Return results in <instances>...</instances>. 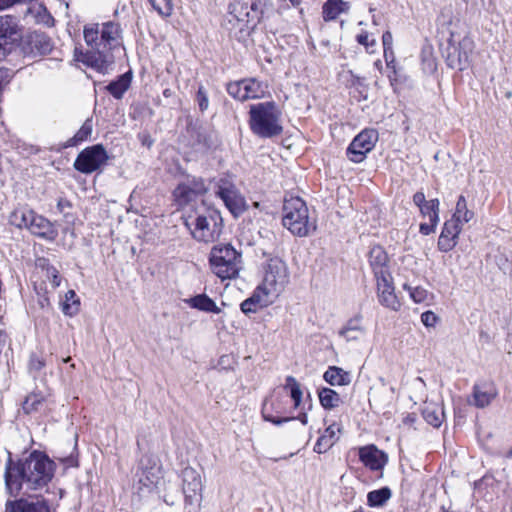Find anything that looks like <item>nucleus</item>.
Here are the masks:
<instances>
[{"instance_id":"f257e3e1","label":"nucleus","mask_w":512,"mask_h":512,"mask_svg":"<svg viewBox=\"0 0 512 512\" xmlns=\"http://www.w3.org/2000/svg\"><path fill=\"white\" fill-rule=\"evenodd\" d=\"M84 40L88 49L75 50L78 62L106 74L114 63L113 51L121 46V29L118 23L106 22L84 27Z\"/></svg>"},{"instance_id":"f03ea898","label":"nucleus","mask_w":512,"mask_h":512,"mask_svg":"<svg viewBox=\"0 0 512 512\" xmlns=\"http://www.w3.org/2000/svg\"><path fill=\"white\" fill-rule=\"evenodd\" d=\"M54 470V462L40 452H33L18 462L9 456L4 473L6 491L11 497H17L23 483L32 490L43 488L53 478Z\"/></svg>"},{"instance_id":"7ed1b4c3","label":"nucleus","mask_w":512,"mask_h":512,"mask_svg":"<svg viewBox=\"0 0 512 512\" xmlns=\"http://www.w3.org/2000/svg\"><path fill=\"white\" fill-rule=\"evenodd\" d=\"M249 127L260 138H273L283 132L282 112L274 101L252 104L249 107Z\"/></svg>"},{"instance_id":"20e7f679","label":"nucleus","mask_w":512,"mask_h":512,"mask_svg":"<svg viewBox=\"0 0 512 512\" xmlns=\"http://www.w3.org/2000/svg\"><path fill=\"white\" fill-rule=\"evenodd\" d=\"M282 223L298 237H306L316 230V222L310 218L306 203L299 197L285 198Z\"/></svg>"},{"instance_id":"39448f33","label":"nucleus","mask_w":512,"mask_h":512,"mask_svg":"<svg viewBox=\"0 0 512 512\" xmlns=\"http://www.w3.org/2000/svg\"><path fill=\"white\" fill-rule=\"evenodd\" d=\"M449 35L445 50L446 63L452 69L463 71L470 64L475 48L474 40L466 31L461 35L458 31L450 29Z\"/></svg>"},{"instance_id":"423d86ee","label":"nucleus","mask_w":512,"mask_h":512,"mask_svg":"<svg viewBox=\"0 0 512 512\" xmlns=\"http://www.w3.org/2000/svg\"><path fill=\"white\" fill-rule=\"evenodd\" d=\"M9 221L12 225L18 228H26L33 235L46 240L53 241L58 236V231L53 223L28 208H20L13 211Z\"/></svg>"},{"instance_id":"0eeeda50","label":"nucleus","mask_w":512,"mask_h":512,"mask_svg":"<svg viewBox=\"0 0 512 512\" xmlns=\"http://www.w3.org/2000/svg\"><path fill=\"white\" fill-rule=\"evenodd\" d=\"M213 273L222 280L235 278L240 270L241 255L230 245L214 246L210 252Z\"/></svg>"},{"instance_id":"6e6552de","label":"nucleus","mask_w":512,"mask_h":512,"mask_svg":"<svg viewBox=\"0 0 512 512\" xmlns=\"http://www.w3.org/2000/svg\"><path fill=\"white\" fill-rule=\"evenodd\" d=\"M289 282V272L286 263L278 258L269 259L265 268L263 282L258 286L259 291L276 299Z\"/></svg>"},{"instance_id":"1a4fd4ad","label":"nucleus","mask_w":512,"mask_h":512,"mask_svg":"<svg viewBox=\"0 0 512 512\" xmlns=\"http://www.w3.org/2000/svg\"><path fill=\"white\" fill-rule=\"evenodd\" d=\"M269 10V0H234L231 14L246 28H254Z\"/></svg>"},{"instance_id":"9d476101","label":"nucleus","mask_w":512,"mask_h":512,"mask_svg":"<svg viewBox=\"0 0 512 512\" xmlns=\"http://www.w3.org/2000/svg\"><path fill=\"white\" fill-rule=\"evenodd\" d=\"M182 489L184 494V511L197 512L202 501V479L200 473L186 467L182 471Z\"/></svg>"},{"instance_id":"9b49d317","label":"nucleus","mask_w":512,"mask_h":512,"mask_svg":"<svg viewBox=\"0 0 512 512\" xmlns=\"http://www.w3.org/2000/svg\"><path fill=\"white\" fill-rule=\"evenodd\" d=\"M186 226L190 228L191 223L186 220ZM222 218L218 211L210 210L205 215H198L192 222L193 237L198 241L212 242L221 233Z\"/></svg>"},{"instance_id":"f8f14e48","label":"nucleus","mask_w":512,"mask_h":512,"mask_svg":"<svg viewBox=\"0 0 512 512\" xmlns=\"http://www.w3.org/2000/svg\"><path fill=\"white\" fill-rule=\"evenodd\" d=\"M22 37L19 20L12 15L0 16V61L18 45Z\"/></svg>"},{"instance_id":"ddd939ff","label":"nucleus","mask_w":512,"mask_h":512,"mask_svg":"<svg viewBox=\"0 0 512 512\" xmlns=\"http://www.w3.org/2000/svg\"><path fill=\"white\" fill-rule=\"evenodd\" d=\"M109 156L102 144H96L83 149L77 156L74 167L84 174H91L105 165Z\"/></svg>"},{"instance_id":"4468645a","label":"nucleus","mask_w":512,"mask_h":512,"mask_svg":"<svg viewBox=\"0 0 512 512\" xmlns=\"http://www.w3.org/2000/svg\"><path fill=\"white\" fill-rule=\"evenodd\" d=\"M266 86L255 78H246L227 84L228 94L236 100L260 99L265 95Z\"/></svg>"},{"instance_id":"2eb2a0df","label":"nucleus","mask_w":512,"mask_h":512,"mask_svg":"<svg viewBox=\"0 0 512 512\" xmlns=\"http://www.w3.org/2000/svg\"><path fill=\"white\" fill-rule=\"evenodd\" d=\"M378 132L375 129H364L350 143L347 148V157L354 163H360L378 141Z\"/></svg>"},{"instance_id":"dca6fc26","label":"nucleus","mask_w":512,"mask_h":512,"mask_svg":"<svg viewBox=\"0 0 512 512\" xmlns=\"http://www.w3.org/2000/svg\"><path fill=\"white\" fill-rule=\"evenodd\" d=\"M207 192V187L201 178L187 177L173 191L176 203L183 207L195 201Z\"/></svg>"},{"instance_id":"f3484780","label":"nucleus","mask_w":512,"mask_h":512,"mask_svg":"<svg viewBox=\"0 0 512 512\" xmlns=\"http://www.w3.org/2000/svg\"><path fill=\"white\" fill-rule=\"evenodd\" d=\"M216 194L223 200L225 206L235 217L246 211L247 204L245 198L227 179L219 181Z\"/></svg>"},{"instance_id":"a211bd4d","label":"nucleus","mask_w":512,"mask_h":512,"mask_svg":"<svg viewBox=\"0 0 512 512\" xmlns=\"http://www.w3.org/2000/svg\"><path fill=\"white\" fill-rule=\"evenodd\" d=\"M53 47L52 39L41 31L30 32L23 42L24 54L31 57L47 55L53 50Z\"/></svg>"},{"instance_id":"6ab92c4d","label":"nucleus","mask_w":512,"mask_h":512,"mask_svg":"<svg viewBox=\"0 0 512 512\" xmlns=\"http://www.w3.org/2000/svg\"><path fill=\"white\" fill-rule=\"evenodd\" d=\"M5 512H55L45 499L19 498L7 500Z\"/></svg>"},{"instance_id":"aec40b11","label":"nucleus","mask_w":512,"mask_h":512,"mask_svg":"<svg viewBox=\"0 0 512 512\" xmlns=\"http://www.w3.org/2000/svg\"><path fill=\"white\" fill-rule=\"evenodd\" d=\"M376 281L379 302L393 311H398L401 303L394 292L391 275L387 276V278L384 276L376 278Z\"/></svg>"},{"instance_id":"412c9836","label":"nucleus","mask_w":512,"mask_h":512,"mask_svg":"<svg viewBox=\"0 0 512 512\" xmlns=\"http://www.w3.org/2000/svg\"><path fill=\"white\" fill-rule=\"evenodd\" d=\"M359 458L366 467L375 471L381 470L387 463L385 453L374 445L361 447L359 449Z\"/></svg>"},{"instance_id":"4be33fe9","label":"nucleus","mask_w":512,"mask_h":512,"mask_svg":"<svg viewBox=\"0 0 512 512\" xmlns=\"http://www.w3.org/2000/svg\"><path fill=\"white\" fill-rule=\"evenodd\" d=\"M370 266L375 278L390 276L388 269V256L381 246H374L369 252Z\"/></svg>"},{"instance_id":"5701e85b","label":"nucleus","mask_w":512,"mask_h":512,"mask_svg":"<svg viewBox=\"0 0 512 512\" xmlns=\"http://www.w3.org/2000/svg\"><path fill=\"white\" fill-rule=\"evenodd\" d=\"M341 432V428L336 423L330 424L324 431V433L318 438L314 452L322 454L327 452L339 439L337 433Z\"/></svg>"},{"instance_id":"b1692460","label":"nucleus","mask_w":512,"mask_h":512,"mask_svg":"<svg viewBox=\"0 0 512 512\" xmlns=\"http://www.w3.org/2000/svg\"><path fill=\"white\" fill-rule=\"evenodd\" d=\"M496 395L497 392L492 384H476L473 387L472 403L478 408H484L491 403Z\"/></svg>"},{"instance_id":"393cba45","label":"nucleus","mask_w":512,"mask_h":512,"mask_svg":"<svg viewBox=\"0 0 512 512\" xmlns=\"http://www.w3.org/2000/svg\"><path fill=\"white\" fill-rule=\"evenodd\" d=\"M273 301L272 298H269L257 288L250 298L241 303L240 308L244 314L255 313L259 308L266 307Z\"/></svg>"},{"instance_id":"a878e982","label":"nucleus","mask_w":512,"mask_h":512,"mask_svg":"<svg viewBox=\"0 0 512 512\" xmlns=\"http://www.w3.org/2000/svg\"><path fill=\"white\" fill-rule=\"evenodd\" d=\"M185 302L194 309L206 312V313H215L219 314L221 309L216 305L214 300H212L206 294H198L194 297L186 299Z\"/></svg>"},{"instance_id":"bb28decb","label":"nucleus","mask_w":512,"mask_h":512,"mask_svg":"<svg viewBox=\"0 0 512 512\" xmlns=\"http://www.w3.org/2000/svg\"><path fill=\"white\" fill-rule=\"evenodd\" d=\"M132 81V73L130 71L120 75L116 80L110 82L106 86V90L115 98L122 99L125 92L129 89Z\"/></svg>"},{"instance_id":"cd10ccee","label":"nucleus","mask_w":512,"mask_h":512,"mask_svg":"<svg viewBox=\"0 0 512 512\" xmlns=\"http://www.w3.org/2000/svg\"><path fill=\"white\" fill-rule=\"evenodd\" d=\"M323 378L332 386H345L351 383V374L337 366H330Z\"/></svg>"},{"instance_id":"c85d7f7f","label":"nucleus","mask_w":512,"mask_h":512,"mask_svg":"<svg viewBox=\"0 0 512 512\" xmlns=\"http://www.w3.org/2000/svg\"><path fill=\"white\" fill-rule=\"evenodd\" d=\"M363 334L364 329L361 325V317L359 316L350 319L339 331V335L347 341L358 340Z\"/></svg>"},{"instance_id":"c756f323","label":"nucleus","mask_w":512,"mask_h":512,"mask_svg":"<svg viewBox=\"0 0 512 512\" xmlns=\"http://www.w3.org/2000/svg\"><path fill=\"white\" fill-rule=\"evenodd\" d=\"M347 8V3L342 0H327L322 8L323 18L325 21L335 20Z\"/></svg>"},{"instance_id":"7c9ffc66","label":"nucleus","mask_w":512,"mask_h":512,"mask_svg":"<svg viewBox=\"0 0 512 512\" xmlns=\"http://www.w3.org/2000/svg\"><path fill=\"white\" fill-rule=\"evenodd\" d=\"M422 415L428 424L438 428L442 424L444 411L440 406L430 403L423 408Z\"/></svg>"},{"instance_id":"2f4dec72","label":"nucleus","mask_w":512,"mask_h":512,"mask_svg":"<svg viewBox=\"0 0 512 512\" xmlns=\"http://www.w3.org/2000/svg\"><path fill=\"white\" fill-rule=\"evenodd\" d=\"M321 405L325 409H333L342 402L340 395L331 388H322L318 392Z\"/></svg>"},{"instance_id":"473e14b6","label":"nucleus","mask_w":512,"mask_h":512,"mask_svg":"<svg viewBox=\"0 0 512 512\" xmlns=\"http://www.w3.org/2000/svg\"><path fill=\"white\" fill-rule=\"evenodd\" d=\"M392 492L388 487H382L378 490H373L367 495V503L370 507L383 506L390 498Z\"/></svg>"},{"instance_id":"72a5a7b5","label":"nucleus","mask_w":512,"mask_h":512,"mask_svg":"<svg viewBox=\"0 0 512 512\" xmlns=\"http://www.w3.org/2000/svg\"><path fill=\"white\" fill-rule=\"evenodd\" d=\"M46 400V396L41 392H32L28 394L22 404L23 411L27 414L38 411Z\"/></svg>"},{"instance_id":"f704fd0d","label":"nucleus","mask_w":512,"mask_h":512,"mask_svg":"<svg viewBox=\"0 0 512 512\" xmlns=\"http://www.w3.org/2000/svg\"><path fill=\"white\" fill-rule=\"evenodd\" d=\"M382 43H383V48H384V58H385L387 67L393 69V72L395 73L396 72L395 65H394L395 58H394V52L392 49L393 36L390 31H386L383 33Z\"/></svg>"},{"instance_id":"c9c22d12","label":"nucleus","mask_w":512,"mask_h":512,"mask_svg":"<svg viewBox=\"0 0 512 512\" xmlns=\"http://www.w3.org/2000/svg\"><path fill=\"white\" fill-rule=\"evenodd\" d=\"M80 306L79 298L75 291L69 290L65 294V301L62 303V311L65 315L73 316L78 313Z\"/></svg>"},{"instance_id":"e433bc0d","label":"nucleus","mask_w":512,"mask_h":512,"mask_svg":"<svg viewBox=\"0 0 512 512\" xmlns=\"http://www.w3.org/2000/svg\"><path fill=\"white\" fill-rule=\"evenodd\" d=\"M93 131V123L91 119H87L80 129L77 131V133L68 140L67 145L68 146H75L78 143H81L85 140H87Z\"/></svg>"},{"instance_id":"4c0bfd02","label":"nucleus","mask_w":512,"mask_h":512,"mask_svg":"<svg viewBox=\"0 0 512 512\" xmlns=\"http://www.w3.org/2000/svg\"><path fill=\"white\" fill-rule=\"evenodd\" d=\"M453 217L465 223L469 222L474 217L473 211L467 208V202L463 195L458 198Z\"/></svg>"},{"instance_id":"58836bf2","label":"nucleus","mask_w":512,"mask_h":512,"mask_svg":"<svg viewBox=\"0 0 512 512\" xmlns=\"http://www.w3.org/2000/svg\"><path fill=\"white\" fill-rule=\"evenodd\" d=\"M439 200L431 199L420 207V212L424 217H428L430 222H439Z\"/></svg>"},{"instance_id":"ea45409f","label":"nucleus","mask_w":512,"mask_h":512,"mask_svg":"<svg viewBox=\"0 0 512 512\" xmlns=\"http://www.w3.org/2000/svg\"><path fill=\"white\" fill-rule=\"evenodd\" d=\"M285 389L290 390V395L294 401V406L297 408L302 400V390L300 384L293 376H288L286 378Z\"/></svg>"},{"instance_id":"a19ab883","label":"nucleus","mask_w":512,"mask_h":512,"mask_svg":"<svg viewBox=\"0 0 512 512\" xmlns=\"http://www.w3.org/2000/svg\"><path fill=\"white\" fill-rule=\"evenodd\" d=\"M403 288L409 292L411 299L416 303H424L431 298V294L423 287L404 284Z\"/></svg>"},{"instance_id":"79ce46f5","label":"nucleus","mask_w":512,"mask_h":512,"mask_svg":"<svg viewBox=\"0 0 512 512\" xmlns=\"http://www.w3.org/2000/svg\"><path fill=\"white\" fill-rule=\"evenodd\" d=\"M460 220L454 218L452 216L451 219L447 220L445 223H444V226H443V229H442V232L443 234L449 236V238H455L457 239L458 238V235L460 234L461 232V225H460Z\"/></svg>"},{"instance_id":"37998d69","label":"nucleus","mask_w":512,"mask_h":512,"mask_svg":"<svg viewBox=\"0 0 512 512\" xmlns=\"http://www.w3.org/2000/svg\"><path fill=\"white\" fill-rule=\"evenodd\" d=\"M438 22L440 25L447 27L452 25L457 26L460 23L458 19L455 20L451 6L442 8L440 15L438 16Z\"/></svg>"},{"instance_id":"c03bdc74","label":"nucleus","mask_w":512,"mask_h":512,"mask_svg":"<svg viewBox=\"0 0 512 512\" xmlns=\"http://www.w3.org/2000/svg\"><path fill=\"white\" fill-rule=\"evenodd\" d=\"M153 8L161 15H170L171 0H149Z\"/></svg>"},{"instance_id":"a18cd8bd","label":"nucleus","mask_w":512,"mask_h":512,"mask_svg":"<svg viewBox=\"0 0 512 512\" xmlns=\"http://www.w3.org/2000/svg\"><path fill=\"white\" fill-rule=\"evenodd\" d=\"M456 243L455 238H449V236L441 233L438 239V248L443 252H448L455 247Z\"/></svg>"},{"instance_id":"49530a36","label":"nucleus","mask_w":512,"mask_h":512,"mask_svg":"<svg viewBox=\"0 0 512 512\" xmlns=\"http://www.w3.org/2000/svg\"><path fill=\"white\" fill-rule=\"evenodd\" d=\"M439 320V317L433 311L429 310L421 314V322L426 328H434Z\"/></svg>"},{"instance_id":"de8ad7c7","label":"nucleus","mask_w":512,"mask_h":512,"mask_svg":"<svg viewBox=\"0 0 512 512\" xmlns=\"http://www.w3.org/2000/svg\"><path fill=\"white\" fill-rule=\"evenodd\" d=\"M196 100L198 102L199 109L202 112L207 110V108L209 106L208 95H207L205 89L202 86H200L198 91H197Z\"/></svg>"},{"instance_id":"09e8293b","label":"nucleus","mask_w":512,"mask_h":512,"mask_svg":"<svg viewBox=\"0 0 512 512\" xmlns=\"http://www.w3.org/2000/svg\"><path fill=\"white\" fill-rule=\"evenodd\" d=\"M262 414H263V418L266 420V421H269L275 425H281L283 423H286V422H289L291 420H294L295 418L294 417H274L270 414H268L266 412V405H264L263 407V411H262Z\"/></svg>"},{"instance_id":"8fccbe9b","label":"nucleus","mask_w":512,"mask_h":512,"mask_svg":"<svg viewBox=\"0 0 512 512\" xmlns=\"http://www.w3.org/2000/svg\"><path fill=\"white\" fill-rule=\"evenodd\" d=\"M356 39L359 44L366 47L368 52H370V53L373 52V50H370V47L375 46L376 41H375V39L369 40V35L367 32H363V33L357 35Z\"/></svg>"},{"instance_id":"3c124183","label":"nucleus","mask_w":512,"mask_h":512,"mask_svg":"<svg viewBox=\"0 0 512 512\" xmlns=\"http://www.w3.org/2000/svg\"><path fill=\"white\" fill-rule=\"evenodd\" d=\"M47 277L50 279V282L53 287H58L61 282V277L58 273V270L54 267L47 269Z\"/></svg>"},{"instance_id":"603ef678","label":"nucleus","mask_w":512,"mask_h":512,"mask_svg":"<svg viewBox=\"0 0 512 512\" xmlns=\"http://www.w3.org/2000/svg\"><path fill=\"white\" fill-rule=\"evenodd\" d=\"M11 80V72L9 69L6 68H0V94L2 93L4 87L10 82Z\"/></svg>"},{"instance_id":"864d4df0","label":"nucleus","mask_w":512,"mask_h":512,"mask_svg":"<svg viewBox=\"0 0 512 512\" xmlns=\"http://www.w3.org/2000/svg\"><path fill=\"white\" fill-rule=\"evenodd\" d=\"M438 222H430L429 223H421L420 224V232L423 235H430L431 233L435 232L436 226Z\"/></svg>"},{"instance_id":"5fc2aeb1","label":"nucleus","mask_w":512,"mask_h":512,"mask_svg":"<svg viewBox=\"0 0 512 512\" xmlns=\"http://www.w3.org/2000/svg\"><path fill=\"white\" fill-rule=\"evenodd\" d=\"M44 367V362L38 357L32 356L29 361L30 370L39 371Z\"/></svg>"},{"instance_id":"6e6d98bb","label":"nucleus","mask_w":512,"mask_h":512,"mask_svg":"<svg viewBox=\"0 0 512 512\" xmlns=\"http://www.w3.org/2000/svg\"><path fill=\"white\" fill-rule=\"evenodd\" d=\"M413 203L419 208L426 203V198L422 191H418L413 195Z\"/></svg>"},{"instance_id":"4d7b16f0","label":"nucleus","mask_w":512,"mask_h":512,"mask_svg":"<svg viewBox=\"0 0 512 512\" xmlns=\"http://www.w3.org/2000/svg\"><path fill=\"white\" fill-rule=\"evenodd\" d=\"M289 10H290L289 5H288V4H286V3H283V4H281V5L279 6V8H278V13H279L280 15H286V14H287V11H289Z\"/></svg>"},{"instance_id":"13d9d810","label":"nucleus","mask_w":512,"mask_h":512,"mask_svg":"<svg viewBox=\"0 0 512 512\" xmlns=\"http://www.w3.org/2000/svg\"><path fill=\"white\" fill-rule=\"evenodd\" d=\"M65 206H70L69 202L60 199L57 203V208L59 211L62 212Z\"/></svg>"},{"instance_id":"bf43d9fd","label":"nucleus","mask_w":512,"mask_h":512,"mask_svg":"<svg viewBox=\"0 0 512 512\" xmlns=\"http://www.w3.org/2000/svg\"><path fill=\"white\" fill-rule=\"evenodd\" d=\"M298 419L301 421L302 424L306 425L308 422V417L306 414H302L298 417Z\"/></svg>"},{"instance_id":"052dcab7","label":"nucleus","mask_w":512,"mask_h":512,"mask_svg":"<svg viewBox=\"0 0 512 512\" xmlns=\"http://www.w3.org/2000/svg\"><path fill=\"white\" fill-rule=\"evenodd\" d=\"M413 421H414V416H412V415H408L405 418V423H413Z\"/></svg>"},{"instance_id":"680f3d73","label":"nucleus","mask_w":512,"mask_h":512,"mask_svg":"<svg viewBox=\"0 0 512 512\" xmlns=\"http://www.w3.org/2000/svg\"><path fill=\"white\" fill-rule=\"evenodd\" d=\"M292 6L297 7L300 5L301 0H289Z\"/></svg>"},{"instance_id":"e2e57ef3","label":"nucleus","mask_w":512,"mask_h":512,"mask_svg":"<svg viewBox=\"0 0 512 512\" xmlns=\"http://www.w3.org/2000/svg\"><path fill=\"white\" fill-rule=\"evenodd\" d=\"M375 66H376L378 69H381V68H382L381 61H380V60H377V61L375 62Z\"/></svg>"},{"instance_id":"0e129e2a","label":"nucleus","mask_w":512,"mask_h":512,"mask_svg":"<svg viewBox=\"0 0 512 512\" xmlns=\"http://www.w3.org/2000/svg\"><path fill=\"white\" fill-rule=\"evenodd\" d=\"M507 457L512 458V448L507 452Z\"/></svg>"},{"instance_id":"69168bd1","label":"nucleus","mask_w":512,"mask_h":512,"mask_svg":"<svg viewBox=\"0 0 512 512\" xmlns=\"http://www.w3.org/2000/svg\"><path fill=\"white\" fill-rule=\"evenodd\" d=\"M70 359H71L70 357H67V358L63 359V362H68V361H70Z\"/></svg>"},{"instance_id":"338daca9","label":"nucleus","mask_w":512,"mask_h":512,"mask_svg":"<svg viewBox=\"0 0 512 512\" xmlns=\"http://www.w3.org/2000/svg\"><path fill=\"white\" fill-rule=\"evenodd\" d=\"M164 94H165V95H169L168 90H165V91H164Z\"/></svg>"},{"instance_id":"774afa93","label":"nucleus","mask_w":512,"mask_h":512,"mask_svg":"<svg viewBox=\"0 0 512 512\" xmlns=\"http://www.w3.org/2000/svg\"><path fill=\"white\" fill-rule=\"evenodd\" d=\"M164 94H165V95H169L168 90H165V91H164Z\"/></svg>"}]
</instances>
